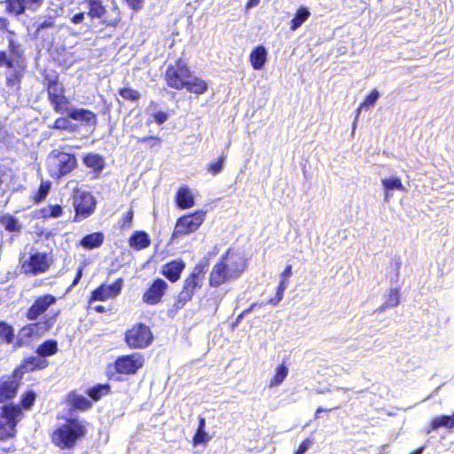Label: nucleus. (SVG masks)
Instances as JSON below:
<instances>
[{
    "mask_svg": "<svg viewBox=\"0 0 454 454\" xmlns=\"http://www.w3.org/2000/svg\"><path fill=\"white\" fill-rule=\"evenodd\" d=\"M247 268L244 256L238 252L228 250L213 267L209 284L218 286L239 278Z\"/></svg>",
    "mask_w": 454,
    "mask_h": 454,
    "instance_id": "obj_1",
    "label": "nucleus"
},
{
    "mask_svg": "<svg viewBox=\"0 0 454 454\" xmlns=\"http://www.w3.org/2000/svg\"><path fill=\"white\" fill-rule=\"evenodd\" d=\"M23 416L22 409L18 404L0 407V450L5 453H12L16 450V427Z\"/></svg>",
    "mask_w": 454,
    "mask_h": 454,
    "instance_id": "obj_2",
    "label": "nucleus"
},
{
    "mask_svg": "<svg viewBox=\"0 0 454 454\" xmlns=\"http://www.w3.org/2000/svg\"><path fill=\"white\" fill-rule=\"evenodd\" d=\"M85 434V427L78 419H67L52 434L53 442L61 449L73 447L76 441Z\"/></svg>",
    "mask_w": 454,
    "mask_h": 454,
    "instance_id": "obj_3",
    "label": "nucleus"
},
{
    "mask_svg": "<svg viewBox=\"0 0 454 454\" xmlns=\"http://www.w3.org/2000/svg\"><path fill=\"white\" fill-rule=\"evenodd\" d=\"M47 167L51 176L59 178L76 167V159L70 153L53 150L47 157Z\"/></svg>",
    "mask_w": 454,
    "mask_h": 454,
    "instance_id": "obj_4",
    "label": "nucleus"
},
{
    "mask_svg": "<svg viewBox=\"0 0 454 454\" xmlns=\"http://www.w3.org/2000/svg\"><path fill=\"white\" fill-rule=\"evenodd\" d=\"M20 262L23 273L37 276L48 271L52 260L46 253L34 251L28 255L23 254L20 259Z\"/></svg>",
    "mask_w": 454,
    "mask_h": 454,
    "instance_id": "obj_5",
    "label": "nucleus"
},
{
    "mask_svg": "<svg viewBox=\"0 0 454 454\" xmlns=\"http://www.w3.org/2000/svg\"><path fill=\"white\" fill-rule=\"evenodd\" d=\"M203 280L204 267L201 264H198L184 280V287L178 295L176 304V308H183L187 301L192 300L196 290L202 286Z\"/></svg>",
    "mask_w": 454,
    "mask_h": 454,
    "instance_id": "obj_6",
    "label": "nucleus"
},
{
    "mask_svg": "<svg viewBox=\"0 0 454 454\" xmlns=\"http://www.w3.org/2000/svg\"><path fill=\"white\" fill-rule=\"evenodd\" d=\"M192 73L186 63L183 60L176 61L167 67L165 80L167 84L176 90H183Z\"/></svg>",
    "mask_w": 454,
    "mask_h": 454,
    "instance_id": "obj_7",
    "label": "nucleus"
},
{
    "mask_svg": "<svg viewBox=\"0 0 454 454\" xmlns=\"http://www.w3.org/2000/svg\"><path fill=\"white\" fill-rule=\"evenodd\" d=\"M153 336L148 326L137 324L126 332L125 340L131 348H145L153 341Z\"/></svg>",
    "mask_w": 454,
    "mask_h": 454,
    "instance_id": "obj_8",
    "label": "nucleus"
},
{
    "mask_svg": "<svg viewBox=\"0 0 454 454\" xmlns=\"http://www.w3.org/2000/svg\"><path fill=\"white\" fill-rule=\"evenodd\" d=\"M204 219L205 213L203 211H197L180 217L176 223L173 236H185L194 232L202 224Z\"/></svg>",
    "mask_w": 454,
    "mask_h": 454,
    "instance_id": "obj_9",
    "label": "nucleus"
},
{
    "mask_svg": "<svg viewBox=\"0 0 454 454\" xmlns=\"http://www.w3.org/2000/svg\"><path fill=\"white\" fill-rule=\"evenodd\" d=\"M96 204V199L90 192L79 189L75 190L74 194V206L76 216L87 218L94 212Z\"/></svg>",
    "mask_w": 454,
    "mask_h": 454,
    "instance_id": "obj_10",
    "label": "nucleus"
},
{
    "mask_svg": "<svg viewBox=\"0 0 454 454\" xmlns=\"http://www.w3.org/2000/svg\"><path fill=\"white\" fill-rule=\"evenodd\" d=\"M20 370H15L12 375H4L0 378V403L12 399L20 384L21 378L18 375Z\"/></svg>",
    "mask_w": 454,
    "mask_h": 454,
    "instance_id": "obj_11",
    "label": "nucleus"
},
{
    "mask_svg": "<svg viewBox=\"0 0 454 454\" xmlns=\"http://www.w3.org/2000/svg\"><path fill=\"white\" fill-rule=\"evenodd\" d=\"M144 364V356L139 353L119 357L115 361V369L119 373H135Z\"/></svg>",
    "mask_w": 454,
    "mask_h": 454,
    "instance_id": "obj_12",
    "label": "nucleus"
},
{
    "mask_svg": "<svg viewBox=\"0 0 454 454\" xmlns=\"http://www.w3.org/2000/svg\"><path fill=\"white\" fill-rule=\"evenodd\" d=\"M122 289V279L119 278L111 285H101L92 292L90 302L92 301H106L116 297Z\"/></svg>",
    "mask_w": 454,
    "mask_h": 454,
    "instance_id": "obj_13",
    "label": "nucleus"
},
{
    "mask_svg": "<svg viewBox=\"0 0 454 454\" xmlns=\"http://www.w3.org/2000/svg\"><path fill=\"white\" fill-rule=\"evenodd\" d=\"M56 302V298L51 294H45L35 299L27 312L29 320H36L50 306Z\"/></svg>",
    "mask_w": 454,
    "mask_h": 454,
    "instance_id": "obj_14",
    "label": "nucleus"
},
{
    "mask_svg": "<svg viewBox=\"0 0 454 454\" xmlns=\"http://www.w3.org/2000/svg\"><path fill=\"white\" fill-rule=\"evenodd\" d=\"M168 286V283L161 278L154 280L152 286L144 294L143 301L150 305L159 303L162 296L164 295Z\"/></svg>",
    "mask_w": 454,
    "mask_h": 454,
    "instance_id": "obj_15",
    "label": "nucleus"
},
{
    "mask_svg": "<svg viewBox=\"0 0 454 454\" xmlns=\"http://www.w3.org/2000/svg\"><path fill=\"white\" fill-rule=\"evenodd\" d=\"M67 116L74 121H80L82 125L95 128L97 125V115L87 109L71 107L67 110Z\"/></svg>",
    "mask_w": 454,
    "mask_h": 454,
    "instance_id": "obj_16",
    "label": "nucleus"
},
{
    "mask_svg": "<svg viewBox=\"0 0 454 454\" xmlns=\"http://www.w3.org/2000/svg\"><path fill=\"white\" fill-rule=\"evenodd\" d=\"M185 268V263L183 260H174L166 263L162 267V274L171 282H176L181 276V273Z\"/></svg>",
    "mask_w": 454,
    "mask_h": 454,
    "instance_id": "obj_17",
    "label": "nucleus"
},
{
    "mask_svg": "<svg viewBox=\"0 0 454 454\" xmlns=\"http://www.w3.org/2000/svg\"><path fill=\"white\" fill-rule=\"evenodd\" d=\"M47 364L48 362L44 358L40 357L38 355L37 356H31L25 359L22 365L17 368L16 370H20L18 375L20 376V378H22L24 372L33 371L35 369L44 368L47 366Z\"/></svg>",
    "mask_w": 454,
    "mask_h": 454,
    "instance_id": "obj_18",
    "label": "nucleus"
},
{
    "mask_svg": "<svg viewBox=\"0 0 454 454\" xmlns=\"http://www.w3.org/2000/svg\"><path fill=\"white\" fill-rule=\"evenodd\" d=\"M250 63L254 70H261L267 60V51L264 46L255 47L249 56Z\"/></svg>",
    "mask_w": 454,
    "mask_h": 454,
    "instance_id": "obj_19",
    "label": "nucleus"
},
{
    "mask_svg": "<svg viewBox=\"0 0 454 454\" xmlns=\"http://www.w3.org/2000/svg\"><path fill=\"white\" fill-rule=\"evenodd\" d=\"M381 184L383 185V188L385 190L384 197L385 200H389L392 197L391 192L394 190L397 191H405V187L403 186L402 181L400 178L396 176H391L387 178H383L381 180Z\"/></svg>",
    "mask_w": 454,
    "mask_h": 454,
    "instance_id": "obj_20",
    "label": "nucleus"
},
{
    "mask_svg": "<svg viewBox=\"0 0 454 454\" xmlns=\"http://www.w3.org/2000/svg\"><path fill=\"white\" fill-rule=\"evenodd\" d=\"M291 275H292V266L287 265L286 267V269L284 270V271L280 275L281 280H280V283H279L278 290H277V295L274 299H271L270 301V303L276 305L283 299L284 292L287 288L288 278L291 277Z\"/></svg>",
    "mask_w": 454,
    "mask_h": 454,
    "instance_id": "obj_21",
    "label": "nucleus"
},
{
    "mask_svg": "<svg viewBox=\"0 0 454 454\" xmlns=\"http://www.w3.org/2000/svg\"><path fill=\"white\" fill-rule=\"evenodd\" d=\"M129 243L131 247L142 250L150 246L151 239L146 232L137 231L129 238Z\"/></svg>",
    "mask_w": 454,
    "mask_h": 454,
    "instance_id": "obj_22",
    "label": "nucleus"
},
{
    "mask_svg": "<svg viewBox=\"0 0 454 454\" xmlns=\"http://www.w3.org/2000/svg\"><path fill=\"white\" fill-rule=\"evenodd\" d=\"M184 88L191 93L200 95L207 91V83L201 78L191 74Z\"/></svg>",
    "mask_w": 454,
    "mask_h": 454,
    "instance_id": "obj_23",
    "label": "nucleus"
},
{
    "mask_svg": "<svg viewBox=\"0 0 454 454\" xmlns=\"http://www.w3.org/2000/svg\"><path fill=\"white\" fill-rule=\"evenodd\" d=\"M176 203L181 208H190L194 205L192 191L187 187H181L176 193Z\"/></svg>",
    "mask_w": 454,
    "mask_h": 454,
    "instance_id": "obj_24",
    "label": "nucleus"
},
{
    "mask_svg": "<svg viewBox=\"0 0 454 454\" xmlns=\"http://www.w3.org/2000/svg\"><path fill=\"white\" fill-rule=\"evenodd\" d=\"M288 373L289 369L285 364H278L274 370V374L269 382V387L274 388L280 386L287 378Z\"/></svg>",
    "mask_w": 454,
    "mask_h": 454,
    "instance_id": "obj_25",
    "label": "nucleus"
},
{
    "mask_svg": "<svg viewBox=\"0 0 454 454\" xmlns=\"http://www.w3.org/2000/svg\"><path fill=\"white\" fill-rule=\"evenodd\" d=\"M104 241V234L102 232H95L85 236L80 245L85 249L91 250L101 247Z\"/></svg>",
    "mask_w": 454,
    "mask_h": 454,
    "instance_id": "obj_26",
    "label": "nucleus"
},
{
    "mask_svg": "<svg viewBox=\"0 0 454 454\" xmlns=\"http://www.w3.org/2000/svg\"><path fill=\"white\" fill-rule=\"evenodd\" d=\"M67 403L73 408L85 411L90 408L91 403L85 396L77 394L76 392H72L67 396Z\"/></svg>",
    "mask_w": 454,
    "mask_h": 454,
    "instance_id": "obj_27",
    "label": "nucleus"
},
{
    "mask_svg": "<svg viewBox=\"0 0 454 454\" xmlns=\"http://www.w3.org/2000/svg\"><path fill=\"white\" fill-rule=\"evenodd\" d=\"M38 325L37 324H29L26 326H24L19 333L18 338H19V345H23L28 342L29 338H31L34 335H38Z\"/></svg>",
    "mask_w": 454,
    "mask_h": 454,
    "instance_id": "obj_28",
    "label": "nucleus"
},
{
    "mask_svg": "<svg viewBox=\"0 0 454 454\" xmlns=\"http://www.w3.org/2000/svg\"><path fill=\"white\" fill-rule=\"evenodd\" d=\"M83 162L88 167L92 168L96 172H99L104 168V159L94 153L87 154L83 157Z\"/></svg>",
    "mask_w": 454,
    "mask_h": 454,
    "instance_id": "obj_29",
    "label": "nucleus"
},
{
    "mask_svg": "<svg viewBox=\"0 0 454 454\" xmlns=\"http://www.w3.org/2000/svg\"><path fill=\"white\" fill-rule=\"evenodd\" d=\"M310 16L309 11L306 7H300L291 22V30L295 31L299 28Z\"/></svg>",
    "mask_w": 454,
    "mask_h": 454,
    "instance_id": "obj_30",
    "label": "nucleus"
},
{
    "mask_svg": "<svg viewBox=\"0 0 454 454\" xmlns=\"http://www.w3.org/2000/svg\"><path fill=\"white\" fill-rule=\"evenodd\" d=\"M431 427L433 430H436L440 427L454 428V414L451 416H439L434 418L431 423Z\"/></svg>",
    "mask_w": 454,
    "mask_h": 454,
    "instance_id": "obj_31",
    "label": "nucleus"
},
{
    "mask_svg": "<svg viewBox=\"0 0 454 454\" xmlns=\"http://www.w3.org/2000/svg\"><path fill=\"white\" fill-rule=\"evenodd\" d=\"M58 350V344L56 340H49L44 341L37 348V354L40 357L49 356L54 355Z\"/></svg>",
    "mask_w": 454,
    "mask_h": 454,
    "instance_id": "obj_32",
    "label": "nucleus"
},
{
    "mask_svg": "<svg viewBox=\"0 0 454 454\" xmlns=\"http://www.w3.org/2000/svg\"><path fill=\"white\" fill-rule=\"evenodd\" d=\"M87 4L89 7L88 15L91 18H101L105 14L106 9L100 0H87Z\"/></svg>",
    "mask_w": 454,
    "mask_h": 454,
    "instance_id": "obj_33",
    "label": "nucleus"
},
{
    "mask_svg": "<svg viewBox=\"0 0 454 454\" xmlns=\"http://www.w3.org/2000/svg\"><path fill=\"white\" fill-rule=\"evenodd\" d=\"M54 129H59V130H66L69 132H74L76 130L77 126L74 124L69 117H61L58 118L53 125Z\"/></svg>",
    "mask_w": 454,
    "mask_h": 454,
    "instance_id": "obj_34",
    "label": "nucleus"
},
{
    "mask_svg": "<svg viewBox=\"0 0 454 454\" xmlns=\"http://www.w3.org/2000/svg\"><path fill=\"white\" fill-rule=\"evenodd\" d=\"M51 103L53 106L54 110L59 114H67V110H70V108L67 107L69 101L64 95L52 99Z\"/></svg>",
    "mask_w": 454,
    "mask_h": 454,
    "instance_id": "obj_35",
    "label": "nucleus"
},
{
    "mask_svg": "<svg viewBox=\"0 0 454 454\" xmlns=\"http://www.w3.org/2000/svg\"><path fill=\"white\" fill-rule=\"evenodd\" d=\"M25 9H27V5L22 0H8L7 10L9 12L13 14H20Z\"/></svg>",
    "mask_w": 454,
    "mask_h": 454,
    "instance_id": "obj_36",
    "label": "nucleus"
},
{
    "mask_svg": "<svg viewBox=\"0 0 454 454\" xmlns=\"http://www.w3.org/2000/svg\"><path fill=\"white\" fill-rule=\"evenodd\" d=\"M109 392L108 385H98L89 389L88 394L94 401L99 400Z\"/></svg>",
    "mask_w": 454,
    "mask_h": 454,
    "instance_id": "obj_37",
    "label": "nucleus"
},
{
    "mask_svg": "<svg viewBox=\"0 0 454 454\" xmlns=\"http://www.w3.org/2000/svg\"><path fill=\"white\" fill-rule=\"evenodd\" d=\"M64 89L61 84L55 81H51L48 84V94H49V99L51 101L52 99H55L58 97L63 96L64 94Z\"/></svg>",
    "mask_w": 454,
    "mask_h": 454,
    "instance_id": "obj_38",
    "label": "nucleus"
},
{
    "mask_svg": "<svg viewBox=\"0 0 454 454\" xmlns=\"http://www.w3.org/2000/svg\"><path fill=\"white\" fill-rule=\"evenodd\" d=\"M1 223L9 231H17L20 230V225L16 218L11 215H4L1 218Z\"/></svg>",
    "mask_w": 454,
    "mask_h": 454,
    "instance_id": "obj_39",
    "label": "nucleus"
},
{
    "mask_svg": "<svg viewBox=\"0 0 454 454\" xmlns=\"http://www.w3.org/2000/svg\"><path fill=\"white\" fill-rule=\"evenodd\" d=\"M14 333L12 326L5 323H0V338L8 343H11L13 340Z\"/></svg>",
    "mask_w": 454,
    "mask_h": 454,
    "instance_id": "obj_40",
    "label": "nucleus"
},
{
    "mask_svg": "<svg viewBox=\"0 0 454 454\" xmlns=\"http://www.w3.org/2000/svg\"><path fill=\"white\" fill-rule=\"evenodd\" d=\"M44 217L57 218L62 215L63 209L59 205H49L43 210Z\"/></svg>",
    "mask_w": 454,
    "mask_h": 454,
    "instance_id": "obj_41",
    "label": "nucleus"
},
{
    "mask_svg": "<svg viewBox=\"0 0 454 454\" xmlns=\"http://www.w3.org/2000/svg\"><path fill=\"white\" fill-rule=\"evenodd\" d=\"M35 397V393L33 391H27L23 394L20 400L22 408L25 410H29L33 406Z\"/></svg>",
    "mask_w": 454,
    "mask_h": 454,
    "instance_id": "obj_42",
    "label": "nucleus"
},
{
    "mask_svg": "<svg viewBox=\"0 0 454 454\" xmlns=\"http://www.w3.org/2000/svg\"><path fill=\"white\" fill-rule=\"evenodd\" d=\"M51 189L50 182H42L37 193L35 195L34 200L35 202H39L43 200Z\"/></svg>",
    "mask_w": 454,
    "mask_h": 454,
    "instance_id": "obj_43",
    "label": "nucleus"
},
{
    "mask_svg": "<svg viewBox=\"0 0 454 454\" xmlns=\"http://www.w3.org/2000/svg\"><path fill=\"white\" fill-rule=\"evenodd\" d=\"M120 95L125 98V99H128V100H130V101H137L139 97H140V94L137 90H133L131 88H123L120 90Z\"/></svg>",
    "mask_w": 454,
    "mask_h": 454,
    "instance_id": "obj_44",
    "label": "nucleus"
},
{
    "mask_svg": "<svg viewBox=\"0 0 454 454\" xmlns=\"http://www.w3.org/2000/svg\"><path fill=\"white\" fill-rule=\"evenodd\" d=\"M399 303V294L396 289H391L383 308L395 307Z\"/></svg>",
    "mask_w": 454,
    "mask_h": 454,
    "instance_id": "obj_45",
    "label": "nucleus"
},
{
    "mask_svg": "<svg viewBox=\"0 0 454 454\" xmlns=\"http://www.w3.org/2000/svg\"><path fill=\"white\" fill-rule=\"evenodd\" d=\"M225 160L224 155H223L217 161L209 163L207 167V169L212 175H217L223 168V161Z\"/></svg>",
    "mask_w": 454,
    "mask_h": 454,
    "instance_id": "obj_46",
    "label": "nucleus"
},
{
    "mask_svg": "<svg viewBox=\"0 0 454 454\" xmlns=\"http://www.w3.org/2000/svg\"><path fill=\"white\" fill-rule=\"evenodd\" d=\"M380 97V93L377 90H373L364 100L361 104V107H370L372 106Z\"/></svg>",
    "mask_w": 454,
    "mask_h": 454,
    "instance_id": "obj_47",
    "label": "nucleus"
},
{
    "mask_svg": "<svg viewBox=\"0 0 454 454\" xmlns=\"http://www.w3.org/2000/svg\"><path fill=\"white\" fill-rule=\"evenodd\" d=\"M207 441V434L205 430L198 429L196 434L193 438V442L195 445L204 443Z\"/></svg>",
    "mask_w": 454,
    "mask_h": 454,
    "instance_id": "obj_48",
    "label": "nucleus"
},
{
    "mask_svg": "<svg viewBox=\"0 0 454 454\" xmlns=\"http://www.w3.org/2000/svg\"><path fill=\"white\" fill-rule=\"evenodd\" d=\"M313 445V439H305L299 446L297 451L294 454H304Z\"/></svg>",
    "mask_w": 454,
    "mask_h": 454,
    "instance_id": "obj_49",
    "label": "nucleus"
},
{
    "mask_svg": "<svg viewBox=\"0 0 454 454\" xmlns=\"http://www.w3.org/2000/svg\"><path fill=\"white\" fill-rule=\"evenodd\" d=\"M3 65H6L8 68H12L13 67V62L7 57V54L4 51H0V67Z\"/></svg>",
    "mask_w": 454,
    "mask_h": 454,
    "instance_id": "obj_50",
    "label": "nucleus"
},
{
    "mask_svg": "<svg viewBox=\"0 0 454 454\" xmlns=\"http://www.w3.org/2000/svg\"><path fill=\"white\" fill-rule=\"evenodd\" d=\"M168 114L165 112H157L153 114V119L158 124H162L168 120Z\"/></svg>",
    "mask_w": 454,
    "mask_h": 454,
    "instance_id": "obj_51",
    "label": "nucleus"
},
{
    "mask_svg": "<svg viewBox=\"0 0 454 454\" xmlns=\"http://www.w3.org/2000/svg\"><path fill=\"white\" fill-rule=\"evenodd\" d=\"M84 17H85L84 12H79V13L74 14L72 17L71 21L74 24H80L83 21Z\"/></svg>",
    "mask_w": 454,
    "mask_h": 454,
    "instance_id": "obj_52",
    "label": "nucleus"
},
{
    "mask_svg": "<svg viewBox=\"0 0 454 454\" xmlns=\"http://www.w3.org/2000/svg\"><path fill=\"white\" fill-rule=\"evenodd\" d=\"M132 9H139L142 6L143 0H126Z\"/></svg>",
    "mask_w": 454,
    "mask_h": 454,
    "instance_id": "obj_53",
    "label": "nucleus"
},
{
    "mask_svg": "<svg viewBox=\"0 0 454 454\" xmlns=\"http://www.w3.org/2000/svg\"><path fill=\"white\" fill-rule=\"evenodd\" d=\"M133 219V210L129 209L123 217V226L128 223L129 225L131 223Z\"/></svg>",
    "mask_w": 454,
    "mask_h": 454,
    "instance_id": "obj_54",
    "label": "nucleus"
},
{
    "mask_svg": "<svg viewBox=\"0 0 454 454\" xmlns=\"http://www.w3.org/2000/svg\"><path fill=\"white\" fill-rule=\"evenodd\" d=\"M138 140L143 143L147 142L149 140L155 141L156 144H159L160 142V139L156 137H145L139 138Z\"/></svg>",
    "mask_w": 454,
    "mask_h": 454,
    "instance_id": "obj_55",
    "label": "nucleus"
},
{
    "mask_svg": "<svg viewBox=\"0 0 454 454\" xmlns=\"http://www.w3.org/2000/svg\"><path fill=\"white\" fill-rule=\"evenodd\" d=\"M82 276V269L80 268L77 271L76 277L74 278L72 286H75L81 279Z\"/></svg>",
    "mask_w": 454,
    "mask_h": 454,
    "instance_id": "obj_56",
    "label": "nucleus"
},
{
    "mask_svg": "<svg viewBox=\"0 0 454 454\" xmlns=\"http://www.w3.org/2000/svg\"><path fill=\"white\" fill-rule=\"evenodd\" d=\"M260 1L261 0H249L247 4V8L251 9V8L257 6L259 4Z\"/></svg>",
    "mask_w": 454,
    "mask_h": 454,
    "instance_id": "obj_57",
    "label": "nucleus"
},
{
    "mask_svg": "<svg viewBox=\"0 0 454 454\" xmlns=\"http://www.w3.org/2000/svg\"><path fill=\"white\" fill-rule=\"evenodd\" d=\"M328 410H325L322 407H318L316 411L315 417L319 418V414H322V412L327 411Z\"/></svg>",
    "mask_w": 454,
    "mask_h": 454,
    "instance_id": "obj_58",
    "label": "nucleus"
},
{
    "mask_svg": "<svg viewBox=\"0 0 454 454\" xmlns=\"http://www.w3.org/2000/svg\"><path fill=\"white\" fill-rule=\"evenodd\" d=\"M205 426H206V420H205V419L200 418V425H199V428H198V429H202V430H204V429H205Z\"/></svg>",
    "mask_w": 454,
    "mask_h": 454,
    "instance_id": "obj_59",
    "label": "nucleus"
},
{
    "mask_svg": "<svg viewBox=\"0 0 454 454\" xmlns=\"http://www.w3.org/2000/svg\"><path fill=\"white\" fill-rule=\"evenodd\" d=\"M363 108H364V107H361V105H360V106H359V107L356 109V118H355L356 120H357V119H358V117H359V115H360L361 111H362V109H363Z\"/></svg>",
    "mask_w": 454,
    "mask_h": 454,
    "instance_id": "obj_60",
    "label": "nucleus"
},
{
    "mask_svg": "<svg viewBox=\"0 0 454 454\" xmlns=\"http://www.w3.org/2000/svg\"><path fill=\"white\" fill-rule=\"evenodd\" d=\"M95 309L98 311V312H104L105 311V308L101 305L99 306H96L95 307Z\"/></svg>",
    "mask_w": 454,
    "mask_h": 454,
    "instance_id": "obj_61",
    "label": "nucleus"
},
{
    "mask_svg": "<svg viewBox=\"0 0 454 454\" xmlns=\"http://www.w3.org/2000/svg\"><path fill=\"white\" fill-rule=\"evenodd\" d=\"M356 122H357V120L355 119L353 125H352V135L353 136H354L356 129Z\"/></svg>",
    "mask_w": 454,
    "mask_h": 454,
    "instance_id": "obj_62",
    "label": "nucleus"
},
{
    "mask_svg": "<svg viewBox=\"0 0 454 454\" xmlns=\"http://www.w3.org/2000/svg\"><path fill=\"white\" fill-rule=\"evenodd\" d=\"M6 26V20L4 19H0V27H4Z\"/></svg>",
    "mask_w": 454,
    "mask_h": 454,
    "instance_id": "obj_63",
    "label": "nucleus"
},
{
    "mask_svg": "<svg viewBox=\"0 0 454 454\" xmlns=\"http://www.w3.org/2000/svg\"><path fill=\"white\" fill-rule=\"evenodd\" d=\"M421 451H422L421 450H417V451H415V452H413L411 454H421Z\"/></svg>",
    "mask_w": 454,
    "mask_h": 454,
    "instance_id": "obj_64",
    "label": "nucleus"
}]
</instances>
